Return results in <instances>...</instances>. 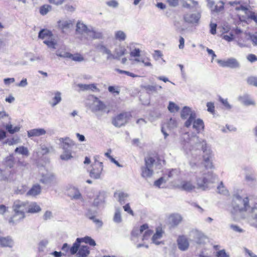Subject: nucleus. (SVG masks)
I'll return each mask as SVG.
<instances>
[{
    "label": "nucleus",
    "mask_w": 257,
    "mask_h": 257,
    "mask_svg": "<svg viewBox=\"0 0 257 257\" xmlns=\"http://www.w3.org/2000/svg\"><path fill=\"white\" fill-rule=\"evenodd\" d=\"M255 200L253 206L249 209V199L248 197L242 198L238 195L234 196L231 201L233 211L236 213L246 212L248 210L250 220L257 223V199Z\"/></svg>",
    "instance_id": "nucleus-1"
},
{
    "label": "nucleus",
    "mask_w": 257,
    "mask_h": 257,
    "mask_svg": "<svg viewBox=\"0 0 257 257\" xmlns=\"http://www.w3.org/2000/svg\"><path fill=\"white\" fill-rule=\"evenodd\" d=\"M145 166L141 169L142 176L144 178H149L152 176L153 170L151 169L155 163L161 164V159L156 152L150 153L145 159Z\"/></svg>",
    "instance_id": "nucleus-2"
},
{
    "label": "nucleus",
    "mask_w": 257,
    "mask_h": 257,
    "mask_svg": "<svg viewBox=\"0 0 257 257\" xmlns=\"http://www.w3.org/2000/svg\"><path fill=\"white\" fill-rule=\"evenodd\" d=\"M81 242H85L92 246L96 245V243L92 238L89 236H86L82 238H77L75 242L73 243L72 246L71 247L66 243L63 244L62 247V250L64 252V254L66 255L75 254L77 253L80 244Z\"/></svg>",
    "instance_id": "nucleus-3"
},
{
    "label": "nucleus",
    "mask_w": 257,
    "mask_h": 257,
    "mask_svg": "<svg viewBox=\"0 0 257 257\" xmlns=\"http://www.w3.org/2000/svg\"><path fill=\"white\" fill-rule=\"evenodd\" d=\"M193 124V128L198 133L203 131L204 128V124L203 120L200 118L196 119L195 113H191L190 117L185 122V126L186 127H189L191 124Z\"/></svg>",
    "instance_id": "nucleus-4"
},
{
    "label": "nucleus",
    "mask_w": 257,
    "mask_h": 257,
    "mask_svg": "<svg viewBox=\"0 0 257 257\" xmlns=\"http://www.w3.org/2000/svg\"><path fill=\"white\" fill-rule=\"evenodd\" d=\"M153 233V230L150 229L148 224L145 223L140 227L139 229L134 228L131 233L132 237H138L140 234H143L142 240H148Z\"/></svg>",
    "instance_id": "nucleus-5"
},
{
    "label": "nucleus",
    "mask_w": 257,
    "mask_h": 257,
    "mask_svg": "<svg viewBox=\"0 0 257 257\" xmlns=\"http://www.w3.org/2000/svg\"><path fill=\"white\" fill-rule=\"evenodd\" d=\"M201 144V150L203 152V159L205 167L207 169L212 168L213 167L211 158L212 152L210 149H208L206 142L204 141L200 142Z\"/></svg>",
    "instance_id": "nucleus-6"
},
{
    "label": "nucleus",
    "mask_w": 257,
    "mask_h": 257,
    "mask_svg": "<svg viewBox=\"0 0 257 257\" xmlns=\"http://www.w3.org/2000/svg\"><path fill=\"white\" fill-rule=\"evenodd\" d=\"M39 38L44 40V43L49 47L55 48L56 42L53 38L52 32L47 29H43L39 32Z\"/></svg>",
    "instance_id": "nucleus-7"
},
{
    "label": "nucleus",
    "mask_w": 257,
    "mask_h": 257,
    "mask_svg": "<svg viewBox=\"0 0 257 257\" xmlns=\"http://www.w3.org/2000/svg\"><path fill=\"white\" fill-rule=\"evenodd\" d=\"M131 116L127 112L120 113L112 118V123L116 127H120L128 121Z\"/></svg>",
    "instance_id": "nucleus-8"
},
{
    "label": "nucleus",
    "mask_w": 257,
    "mask_h": 257,
    "mask_svg": "<svg viewBox=\"0 0 257 257\" xmlns=\"http://www.w3.org/2000/svg\"><path fill=\"white\" fill-rule=\"evenodd\" d=\"M29 207V202L28 201L24 202L20 200H16L14 202L12 206L13 211L26 215L27 213V209Z\"/></svg>",
    "instance_id": "nucleus-9"
},
{
    "label": "nucleus",
    "mask_w": 257,
    "mask_h": 257,
    "mask_svg": "<svg viewBox=\"0 0 257 257\" xmlns=\"http://www.w3.org/2000/svg\"><path fill=\"white\" fill-rule=\"evenodd\" d=\"M103 170L102 163L95 160L92 165V169L90 172L91 178L98 179L100 177Z\"/></svg>",
    "instance_id": "nucleus-10"
},
{
    "label": "nucleus",
    "mask_w": 257,
    "mask_h": 257,
    "mask_svg": "<svg viewBox=\"0 0 257 257\" xmlns=\"http://www.w3.org/2000/svg\"><path fill=\"white\" fill-rule=\"evenodd\" d=\"M218 63L223 67H229L231 68H236L239 66V63L237 60L233 58H229L226 60H218Z\"/></svg>",
    "instance_id": "nucleus-11"
},
{
    "label": "nucleus",
    "mask_w": 257,
    "mask_h": 257,
    "mask_svg": "<svg viewBox=\"0 0 257 257\" xmlns=\"http://www.w3.org/2000/svg\"><path fill=\"white\" fill-rule=\"evenodd\" d=\"M14 213L9 217H8L7 220L9 224L13 225H16L23 221L26 217V215L13 211Z\"/></svg>",
    "instance_id": "nucleus-12"
},
{
    "label": "nucleus",
    "mask_w": 257,
    "mask_h": 257,
    "mask_svg": "<svg viewBox=\"0 0 257 257\" xmlns=\"http://www.w3.org/2000/svg\"><path fill=\"white\" fill-rule=\"evenodd\" d=\"M73 24L70 20H61L57 22L58 28L63 33L70 30L73 27Z\"/></svg>",
    "instance_id": "nucleus-13"
},
{
    "label": "nucleus",
    "mask_w": 257,
    "mask_h": 257,
    "mask_svg": "<svg viewBox=\"0 0 257 257\" xmlns=\"http://www.w3.org/2000/svg\"><path fill=\"white\" fill-rule=\"evenodd\" d=\"M177 241L178 247L180 250H186L188 248L189 242L188 238L185 236H179Z\"/></svg>",
    "instance_id": "nucleus-14"
},
{
    "label": "nucleus",
    "mask_w": 257,
    "mask_h": 257,
    "mask_svg": "<svg viewBox=\"0 0 257 257\" xmlns=\"http://www.w3.org/2000/svg\"><path fill=\"white\" fill-rule=\"evenodd\" d=\"M58 56L61 57L69 58L76 62H81L84 60L83 57L79 53L72 54L69 52H65L63 55L60 54Z\"/></svg>",
    "instance_id": "nucleus-15"
},
{
    "label": "nucleus",
    "mask_w": 257,
    "mask_h": 257,
    "mask_svg": "<svg viewBox=\"0 0 257 257\" xmlns=\"http://www.w3.org/2000/svg\"><path fill=\"white\" fill-rule=\"evenodd\" d=\"M126 53L127 50L126 48L123 46L119 45L114 50V54H112L113 56L112 59H119L121 56Z\"/></svg>",
    "instance_id": "nucleus-16"
},
{
    "label": "nucleus",
    "mask_w": 257,
    "mask_h": 257,
    "mask_svg": "<svg viewBox=\"0 0 257 257\" xmlns=\"http://www.w3.org/2000/svg\"><path fill=\"white\" fill-rule=\"evenodd\" d=\"M42 191L41 186L38 184H34L27 192V195L31 196H36L39 195Z\"/></svg>",
    "instance_id": "nucleus-17"
},
{
    "label": "nucleus",
    "mask_w": 257,
    "mask_h": 257,
    "mask_svg": "<svg viewBox=\"0 0 257 257\" xmlns=\"http://www.w3.org/2000/svg\"><path fill=\"white\" fill-rule=\"evenodd\" d=\"M14 245L13 239L9 236H0V245L2 247H12Z\"/></svg>",
    "instance_id": "nucleus-18"
},
{
    "label": "nucleus",
    "mask_w": 257,
    "mask_h": 257,
    "mask_svg": "<svg viewBox=\"0 0 257 257\" xmlns=\"http://www.w3.org/2000/svg\"><path fill=\"white\" fill-rule=\"evenodd\" d=\"M169 218L170 223L173 227L177 226L182 220V216L178 214H171Z\"/></svg>",
    "instance_id": "nucleus-19"
},
{
    "label": "nucleus",
    "mask_w": 257,
    "mask_h": 257,
    "mask_svg": "<svg viewBox=\"0 0 257 257\" xmlns=\"http://www.w3.org/2000/svg\"><path fill=\"white\" fill-rule=\"evenodd\" d=\"M29 137H39L46 134V131L44 128H35L28 131Z\"/></svg>",
    "instance_id": "nucleus-20"
},
{
    "label": "nucleus",
    "mask_w": 257,
    "mask_h": 257,
    "mask_svg": "<svg viewBox=\"0 0 257 257\" xmlns=\"http://www.w3.org/2000/svg\"><path fill=\"white\" fill-rule=\"evenodd\" d=\"M78 257H86L90 253L89 248L87 245H80L77 251Z\"/></svg>",
    "instance_id": "nucleus-21"
},
{
    "label": "nucleus",
    "mask_w": 257,
    "mask_h": 257,
    "mask_svg": "<svg viewBox=\"0 0 257 257\" xmlns=\"http://www.w3.org/2000/svg\"><path fill=\"white\" fill-rule=\"evenodd\" d=\"M62 143V148L68 150L74 145V142L69 138H62L60 140Z\"/></svg>",
    "instance_id": "nucleus-22"
},
{
    "label": "nucleus",
    "mask_w": 257,
    "mask_h": 257,
    "mask_svg": "<svg viewBox=\"0 0 257 257\" xmlns=\"http://www.w3.org/2000/svg\"><path fill=\"white\" fill-rule=\"evenodd\" d=\"M41 210L40 206L36 202L29 203V207L27 209V213H36Z\"/></svg>",
    "instance_id": "nucleus-23"
},
{
    "label": "nucleus",
    "mask_w": 257,
    "mask_h": 257,
    "mask_svg": "<svg viewBox=\"0 0 257 257\" xmlns=\"http://www.w3.org/2000/svg\"><path fill=\"white\" fill-rule=\"evenodd\" d=\"M56 178L55 176L50 173H47L43 175L42 178L40 180V182L44 184L51 183L55 182Z\"/></svg>",
    "instance_id": "nucleus-24"
},
{
    "label": "nucleus",
    "mask_w": 257,
    "mask_h": 257,
    "mask_svg": "<svg viewBox=\"0 0 257 257\" xmlns=\"http://www.w3.org/2000/svg\"><path fill=\"white\" fill-rule=\"evenodd\" d=\"M184 20L186 23L193 24L198 23L199 18L195 14H186L184 16Z\"/></svg>",
    "instance_id": "nucleus-25"
},
{
    "label": "nucleus",
    "mask_w": 257,
    "mask_h": 257,
    "mask_svg": "<svg viewBox=\"0 0 257 257\" xmlns=\"http://www.w3.org/2000/svg\"><path fill=\"white\" fill-rule=\"evenodd\" d=\"M99 51L103 54H106L107 55V59H112L113 56L111 52V51L108 49L106 46L103 45H99L97 46Z\"/></svg>",
    "instance_id": "nucleus-26"
},
{
    "label": "nucleus",
    "mask_w": 257,
    "mask_h": 257,
    "mask_svg": "<svg viewBox=\"0 0 257 257\" xmlns=\"http://www.w3.org/2000/svg\"><path fill=\"white\" fill-rule=\"evenodd\" d=\"M163 233L164 231H163L162 228H157L156 233L153 235L152 237L153 242L156 244H159V242L158 241V240L162 237Z\"/></svg>",
    "instance_id": "nucleus-27"
},
{
    "label": "nucleus",
    "mask_w": 257,
    "mask_h": 257,
    "mask_svg": "<svg viewBox=\"0 0 257 257\" xmlns=\"http://www.w3.org/2000/svg\"><path fill=\"white\" fill-rule=\"evenodd\" d=\"M4 163L6 168L10 169L13 168L15 165V158L13 155H11L6 157Z\"/></svg>",
    "instance_id": "nucleus-28"
},
{
    "label": "nucleus",
    "mask_w": 257,
    "mask_h": 257,
    "mask_svg": "<svg viewBox=\"0 0 257 257\" xmlns=\"http://www.w3.org/2000/svg\"><path fill=\"white\" fill-rule=\"evenodd\" d=\"M197 187L198 188L205 190L207 188V185L208 183V179L206 177H203L202 178H199L197 180Z\"/></svg>",
    "instance_id": "nucleus-29"
},
{
    "label": "nucleus",
    "mask_w": 257,
    "mask_h": 257,
    "mask_svg": "<svg viewBox=\"0 0 257 257\" xmlns=\"http://www.w3.org/2000/svg\"><path fill=\"white\" fill-rule=\"evenodd\" d=\"M181 2L183 8L189 9L198 5L197 2L194 0H182Z\"/></svg>",
    "instance_id": "nucleus-30"
},
{
    "label": "nucleus",
    "mask_w": 257,
    "mask_h": 257,
    "mask_svg": "<svg viewBox=\"0 0 257 257\" xmlns=\"http://www.w3.org/2000/svg\"><path fill=\"white\" fill-rule=\"evenodd\" d=\"M76 31V32L80 34L90 32V31L88 29L87 26L85 25L80 22H78L77 23Z\"/></svg>",
    "instance_id": "nucleus-31"
},
{
    "label": "nucleus",
    "mask_w": 257,
    "mask_h": 257,
    "mask_svg": "<svg viewBox=\"0 0 257 257\" xmlns=\"http://www.w3.org/2000/svg\"><path fill=\"white\" fill-rule=\"evenodd\" d=\"M95 106L94 109L95 111L103 110L106 108V106L104 103L101 101L98 100L96 98L94 101Z\"/></svg>",
    "instance_id": "nucleus-32"
},
{
    "label": "nucleus",
    "mask_w": 257,
    "mask_h": 257,
    "mask_svg": "<svg viewBox=\"0 0 257 257\" xmlns=\"http://www.w3.org/2000/svg\"><path fill=\"white\" fill-rule=\"evenodd\" d=\"M181 188L184 190L191 191L195 188V186L189 181H184L181 185Z\"/></svg>",
    "instance_id": "nucleus-33"
},
{
    "label": "nucleus",
    "mask_w": 257,
    "mask_h": 257,
    "mask_svg": "<svg viewBox=\"0 0 257 257\" xmlns=\"http://www.w3.org/2000/svg\"><path fill=\"white\" fill-rule=\"evenodd\" d=\"M52 9V7L49 5H44L39 8V12L41 15L44 16L46 15Z\"/></svg>",
    "instance_id": "nucleus-34"
},
{
    "label": "nucleus",
    "mask_w": 257,
    "mask_h": 257,
    "mask_svg": "<svg viewBox=\"0 0 257 257\" xmlns=\"http://www.w3.org/2000/svg\"><path fill=\"white\" fill-rule=\"evenodd\" d=\"M191 113H195L194 112H192L190 109V108L185 106L183 107L182 112L181 114V117L183 119H185L188 116H190V114Z\"/></svg>",
    "instance_id": "nucleus-35"
},
{
    "label": "nucleus",
    "mask_w": 257,
    "mask_h": 257,
    "mask_svg": "<svg viewBox=\"0 0 257 257\" xmlns=\"http://www.w3.org/2000/svg\"><path fill=\"white\" fill-rule=\"evenodd\" d=\"M168 109L172 113L178 112L180 109L179 107L173 102H169Z\"/></svg>",
    "instance_id": "nucleus-36"
},
{
    "label": "nucleus",
    "mask_w": 257,
    "mask_h": 257,
    "mask_svg": "<svg viewBox=\"0 0 257 257\" xmlns=\"http://www.w3.org/2000/svg\"><path fill=\"white\" fill-rule=\"evenodd\" d=\"M63 154L60 156V158L63 160H68L72 158L71 152L69 149L64 150Z\"/></svg>",
    "instance_id": "nucleus-37"
},
{
    "label": "nucleus",
    "mask_w": 257,
    "mask_h": 257,
    "mask_svg": "<svg viewBox=\"0 0 257 257\" xmlns=\"http://www.w3.org/2000/svg\"><path fill=\"white\" fill-rule=\"evenodd\" d=\"M61 100V93L59 92H56L55 93V96L53 98V102L51 103L52 106H54Z\"/></svg>",
    "instance_id": "nucleus-38"
},
{
    "label": "nucleus",
    "mask_w": 257,
    "mask_h": 257,
    "mask_svg": "<svg viewBox=\"0 0 257 257\" xmlns=\"http://www.w3.org/2000/svg\"><path fill=\"white\" fill-rule=\"evenodd\" d=\"M115 38L117 40L122 41L125 39L126 35L123 32L121 31H118L115 33Z\"/></svg>",
    "instance_id": "nucleus-39"
},
{
    "label": "nucleus",
    "mask_w": 257,
    "mask_h": 257,
    "mask_svg": "<svg viewBox=\"0 0 257 257\" xmlns=\"http://www.w3.org/2000/svg\"><path fill=\"white\" fill-rule=\"evenodd\" d=\"M15 152H19L20 154L26 156H28L29 155V151L28 149L23 146L17 148L15 149Z\"/></svg>",
    "instance_id": "nucleus-40"
},
{
    "label": "nucleus",
    "mask_w": 257,
    "mask_h": 257,
    "mask_svg": "<svg viewBox=\"0 0 257 257\" xmlns=\"http://www.w3.org/2000/svg\"><path fill=\"white\" fill-rule=\"evenodd\" d=\"M242 101L246 105H254V101L248 96H244L242 98Z\"/></svg>",
    "instance_id": "nucleus-41"
},
{
    "label": "nucleus",
    "mask_w": 257,
    "mask_h": 257,
    "mask_svg": "<svg viewBox=\"0 0 257 257\" xmlns=\"http://www.w3.org/2000/svg\"><path fill=\"white\" fill-rule=\"evenodd\" d=\"M6 129L9 133L11 134H13L16 132H19L20 128L19 126H15L14 127L12 124H10L6 126Z\"/></svg>",
    "instance_id": "nucleus-42"
},
{
    "label": "nucleus",
    "mask_w": 257,
    "mask_h": 257,
    "mask_svg": "<svg viewBox=\"0 0 257 257\" xmlns=\"http://www.w3.org/2000/svg\"><path fill=\"white\" fill-rule=\"evenodd\" d=\"M247 83L252 86L257 87V77L251 76L247 79Z\"/></svg>",
    "instance_id": "nucleus-43"
},
{
    "label": "nucleus",
    "mask_w": 257,
    "mask_h": 257,
    "mask_svg": "<svg viewBox=\"0 0 257 257\" xmlns=\"http://www.w3.org/2000/svg\"><path fill=\"white\" fill-rule=\"evenodd\" d=\"M113 220L117 223H119L121 221V216L119 210L117 209L116 210L114 215Z\"/></svg>",
    "instance_id": "nucleus-44"
},
{
    "label": "nucleus",
    "mask_w": 257,
    "mask_h": 257,
    "mask_svg": "<svg viewBox=\"0 0 257 257\" xmlns=\"http://www.w3.org/2000/svg\"><path fill=\"white\" fill-rule=\"evenodd\" d=\"M115 70L119 74H126L128 76H131L132 77H134V78L138 77L137 75H136L133 73L127 71L122 70H121L119 69H116Z\"/></svg>",
    "instance_id": "nucleus-45"
},
{
    "label": "nucleus",
    "mask_w": 257,
    "mask_h": 257,
    "mask_svg": "<svg viewBox=\"0 0 257 257\" xmlns=\"http://www.w3.org/2000/svg\"><path fill=\"white\" fill-rule=\"evenodd\" d=\"M28 165L25 162H21L19 161L16 164V169L17 170H23V168L26 167Z\"/></svg>",
    "instance_id": "nucleus-46"
},
{
    "label": "nucleus",
    "mask_w": 257,
    "mask_h": 257,
    "mask_svg": "<svg viewBox=\"0 0 257 257\" xmlns=\"http://www.w3.org/2000/svg\"><path fill=\"white\" fill-rule=\"evenodd\" d=\"M206 106L207 107L208 111L211 112L213 114L215 112V107L214 103L211 102H209L207 103Z\"/></svg>",
    "instance_id": "nucleus-47"
},
{
    "label": "nucleus",
    "mask_w": 257,
    "mask_h": 257,
    "mask_svg": "<svg viewBox=\"0 0 257 257\" xmlns=\"http://www.w3.org/2000/svg\"><path fill=\"white\" fill-rule=\"evenodd\" d=\"M135 60L138 62H142L146 66H151L152 65L151 63L150 62V60L148 58H144L142 60H140L139 59H135Z\"/></svg>",
    "instance_id": "nucleus-48"
},
{
    "label": "nucleus",
    "mask_w": 257,
    "mask_h": 257,
    "mask_svg": "<svg viewBox=\"0 0 257 257\" xmlns=\"http://www.w3.org/2000/svg\"><path fill=\"white\" fill-rule=\"evenodd\" d=\"M118 201L120 203H122L124 202L125 198L127 197V194L123 192H120L118 193Z\"/></svg>",
    "instance_id": "nucleus-49"
},
{
    "label": "nucleus",
    "mask_w": 257,
    "mask_h": 257,
    "mask_svg": "<svg viewBox=\"0 0 257 257\" xmlns=\"http://www.w3.org/2000/svg\"><path fill=\"white\" fill-rule=\"evenodd\" d=\"M216 257H229L224 249L219 250L216 253Z\"/></svg>",
    "instance_id": "nucleus-50"
},
{
    "label": "nucleus",
    "mask_w": 257,
    "mask_h": 257,
    "mask_svg": "<svg viewBox=\"0 0 257 257\" xmlns=\"http://www.w3.org/2000/svg\"><path fill=\"white\" fill-rule=\"evenodd\" d=\"M224 9V3L222 2H220L218 5L215 6L214 11L216 12H220Z\"/></svg>",
    "instance_id": "nucleus-51"
},
{
    "label": "nucleus",
    "mask_w": 257,
    "mask_h": 257,
    "mask_svg": "<svg viewBox=\"0 0 257 257\" xmlns=\"http://www.w3.org/2000/svg\"><path fill=\"white\" fill-rule=\"evenodd\" d=\"M130 55L132 57H139L140 56V50L139 48H136L130 53Z\"/></svg>",
    "instance_id": "nucleus-52"
},
{
    "label": "nucleus",
    "mask_w": 257,
    "mask_h": 257,
    "mask_svg": "<svg viewBox=\"0 0 257 257\" xmlns=\"http://www.w3.org/2000/svg\"><path fill=\"white\" fill-rule=\"evenodd\" d=\"M247 59L251 63L257 61V56L253 54H250L247 55Z\"/></svg>",
    "instance_id": "nucleus-53"
},
{
    "label": "nucleus",
    "mask_w": 257,
    "mask_h": 257,
    "mask_svg": "<svg viewBox=\"0 0 257 257\" xmlns=\"http://www.w3.org/2000/svg\"><path fill=\"white\" fill-rule=\"evenodd\" d=\"M124 210L132 215H134V212L131 208L129 203L126 204L123 206Z\"/></svg>",
    "instance_id": "nucleus-54"
},
{
    "label": "nucleus",
    "mask_w": 257,
    "mask_h": 257,
    "mask_svg": "<svg viewBox=\"0 0 257 257\" xmlns=\"http://www.w3.org/2000/svg\"><path fill=\"white\" fill-rule=\"evenodd\" d=\"M64 1L65 0H48L49 3L56 6L62 5Z\"/></svg>",
    "instance_id": "nucleus-55"
},
{
    "label": "nucleus",
    "mask_w": 257,
    "mask_h": 257,
    "mask_svg": "<svg viewBox=\"0 0 257 257\" xmlns=\"http://www.w3.org/2000/svg\"><path fill=\"white\" fill-rule=\"evenodd\" d=\"M108 91L112 93H116L118 94L119 91L115 86H109L108 88Z\"/></svg>",
    "instance_id": "nucleus-56"
},
{
    "label": "nucleus",
    "mask_w": 257,
    "mask_h": 257,
    "mask_svg": "<svg viewBox=\"0 0 257 257\" xmlns=\"http://www.w3.org/2000/svg\"><path fill=\"white\" fill-rule=\"evenodd\" d=\"M92 32V37L93 39H100L102 38V34L99 32H96L95 31H91Z\"/></svg>",
    "instance_id": "nucleus-57"
},
{
    "label": "nucleus",
    "mask_w": 257,
    "mask_h": 257,
    "mask_svg": "<svg viewBox=\"0 0 257 257\" xmlns=\"http://www.w3.org/2000/svg\"><path fill=\"white\" fill-rule=\"evenodd\" d=\"M167 2L171 7H176L179 4V0H167Z\"/></svg>",
    "instance_id": "nucleus-58"
},
{
    "label": "nucleus",
    "mask_w": 257,
    "mask_h": 257,
    "mask_svg": "<svg viewBox=\"0 0 257 257\" xmlns=\"http://www.w3.org/2000/svg\"><path fill=\"white\" fill-rule=\"evenodd\" d=\"M216 27L217 25L216 24H210V33L212 34H215L216 33Z\"/></svg>",
    "instance_id": "nucleus-59"
},
{
    "label": "nucleus",
    "mask_w": 257,
    "mask_h": 257,
    "mask_svg": "<svg viewBox=\"0 0 257 257\" xmlns=\"http://www.w3.org/2000/svg\"><path fill=\"white\" fill-rule=\"evenodd\" d=\"M218 192L219 193H222L225 190V187L222 182L220 183L218 186L217 187Z\"/></svg>",
    "instance_id": "nucleus-60"
},
{
    "label": "nucleus",
    "mask_w": 257,
    "mask_h": 257,
    "mask_svg": "<svg viewBox=\"0 0 257 257\" xmlns=\"http://www.w3.org/2000/svg\"><path fill=\"white\" fill-rule=\"evenodd\" d=\"M110 153H111V151L109 150L108 152H106L105 154V155L107 158H108L111 161V162H112L115 164H118V162L112 156H110Z\"/></svg>",
    "instance_id": "nucleus-61"
},
{
    "label": "nucleus",
    "mask_w": 257,
    "mask_h": 257,
    "mask_svg": "<svg viewBox=\"0 0 257 257\" xmlns=\"http://www.w3.org/2000/svg\"><path fill=\"white\" fill-rule=\"evenodd\" d=\"M164 182V178L163 177H161L158 179L157 180L155 181L154 184L157 187H160Z\"/></svg>",
    "instance_id": "nucleus-62"
},
{
    "label": "nucleus",
    "mask_w": 257,
    "mask_h": 257,
    "mask_svg": "<svg viewBox=\"0 0 257 257\" xmlns=\"http://www.w3.org/2000/svg\"><path fill=\"white\" fill-rule=\"evenodd\" d=\"M107 5L110 7H116L117 6V3L114 0H111L107 2Z\"/></svg>",
    "instance_id": "nucleus-63"
},
{
    "label": "nucleus",
    "mask_w": 257,
    "mask_h": 257,
    "mask_svg": "<svg viewBox=\"0 0 257 257\" xmlns=\"http://www.w3.org/2000/svg\"><path fill=\"white\" fill-rule=\"evenodd\" d=\"M248 18L251 20H253L257 23V14H255L254 13H252L248 16Z\"/></svg>",
    "instance_id": "nucleus-64"
}]
</instances>
